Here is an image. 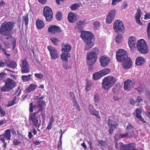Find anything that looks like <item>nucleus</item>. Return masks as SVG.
<instances>
[{"label": "nucleus", "instance_id": "nucleus-36", "mask_svg": "<svg viewBox=\"0 0 150 150\" xmlns=\"http://www.w3.org/2000/svg\"><path fill=\"white\" fill-rule=\"evenodd\" d=\"M17 97H14L13 99L11 101L9 102L7 105L8 107H11L16 104L17 102L16 101Z\"/></svg>", "mask_w": 150, "mask_h": 150}, {"label": "nucleus", "instance_id": "nucleus-53", "mask_svg": "<svg viewBox=\"0 0 150 150\" xmlns=\"http://www.w3.org/2000/svg\"><path fill=\"white\" fill-rule=\"evenodd\" d=\"M122 0H112V5H115L118 2L121 1Z\"/></svg>", "mask_w": 150, "mask_h": 150}, {"label": "nucleus", "instance_id": "nucleus-25", "mask_svg": "<svg viewBox=\"0 0 150 150\" xmlns=\"http://www.w3.org/2000/svg\"><path fill=\"white\" fill-rule=\"evenodd\" d=\"M62 51L64 52L68 53L71 50V46L69 44L63 43L62 45Z\"/></svg>", "mask_w": 150, "mask_h": 150}, {"label": "nucleus", "instance_id": "nucleus-1", "mask_svg": "<svg viewBox=\"0 0 150 150\" xmlns=\"http://www.w3.org/2000/svg\"><path fill=\"white\" fill-rule=\"evenodd\" d=\"M15 23L11 21L5 22L3 23L0 28V33L1 34L6 36V39H10L12 41L13 48L15 47L16 42L14 38H13L11 35V31L14 27Z\"/></svg>", "mask_w": 150, "mask_h": 150}, {"label": "nucleus", "instance_id": "nucleus-6", "mask_svg": "<svg viewBox=\"0 0 150 150\" xmlns=\"http://www.w3.org/2000/svg\"><path fill=\"white\" fill-rule=\"evenodd\" d=\"M136 46V48L141 53L145 54L148 52V47L146 42L143 39L138 40L137 42Z\"/></svg>", "mask_w": 150, "mask_h": 150}, {"label": "nucleus", "instance_id": "nucleus-13", "mask_svg": "<svg viewBox=\"0 0 150 150\" xmlns=\"http://www.w3.org/2000/svg\"><path fill=\"white\" fill-rule=\"evenodd\" d=\"M100 62L101 66L105 67L108 65L110 62V59L107 56H102L100 58Z\"/></svg>", "mask_w": 150, "mask_h": 150}, {"label": "nucleus", "instance_id": "nucleus-40", "mask_svg": "<svg viewBox=\"0 0 150 150\" xmlns=\"http://www.w3.org/2000/svg\"><path fill=\"white\" fill-rule=\"evenodd\" d=\"M7 66L10 67L15 68L16 66V63L12 61H10L8 63H7Z\"/></svg>", "mask_w": 150, "mask_h": 150}, {"label": "nucleus", "instance_id": "nucleus-30", "mask_svg": "<svg viewBox=\"0 0 150 150\" xmlns=\"http://www.w3.org/2000/svg\"><path fill=\"white\" fill-rule=\"evenodd\" d=\"M126 129V132H127L129 134H134L135 135L134 132L133 131L134 128L131 124H128L127 126Z\"/></svg>", "mask_w": 150, "mask_h": 150}, {"label": "nucleus", "instance_id": "nucleus-44", "mask_svg": "<svg viewBox=\"0 0 150 150\" xmlns=\"http://www.w3.org/2000/svg\"><path fill=\"white\" fill-rule=\"evenodd\" d=\"M0 51H3L4 54L8 56H10V54H7L6 52V49L5 48L3 47V46L1 43H0Z\"/></svg>", "mask_w": 150, "mask_h": 150}, {"label": "nucleus", "instance_id": "nucleus-55", "mask_svg": "<svg viewBox=\"0 0 150 150\" xmlns=\"http://www.w3.org/2000/svg\"><path fill=\"white\" fill-rule=\"evenodd\" d=\"M6 73L3 72L0 73V80L4 78L5 76H6Z\"/></svg>", "mask_w": 150, "mask_h": 150}, {"label": "nucleus", "instance_id": "nucleus-47", "mask_svg": "<svg viewBox=\"0 0 150 150\" xmlns=\"http://www.w3.org/2000/svg\"><path fill=\"white\" fill-rule=\"evenodd\" d=\"M94 28L95 29H98L99 27L101 26L100 23L98 21L94 22L93 23Z\"/></svg>", "mask_w": 150, "mask_h": 150}, {"label": "nucleus", "instance_id": "nucleus-35", "mask_svg": "<svg viewBox=\"0 0 150 150\" xmlns=\"http://www.w3.org/2000/svg\"><path fill=\"white\" fill-rule=\"evenodd\" d=\"M107 145V143L105 141H103V140H100L98 141V146L105 148Z\"/></svg>", "mask_w": 150, "mask_h": 150}, {"label": "nucleus", "instance_id": "nucleus-60", "mask_svg": "<svg viewBox=\"0 0 150 150\" xmlns=\"http://www.w3.org/2000/svg\"><path fill=\"white\" fill-rule=\"evenodd\" d=\"M113 99L115 101H118L120 99V98H119L118 96L116 95H114L113 97Z\"/></svg>", "mask_w": 150, "mask_h": 150}, {"label": "nucleus", "instance_id": "nucleus-42", "mask_svg": "<svg viewBox=\"0 0 150 150\" xmlns=\"http://www.w3.org/2000/svg\"><path fill=\"white\" fill-rule=\"evenodd\" d=\"M110 71L109 69H105L100 71L103 76L108 74Z\"/></svg>", "mask_w": 150, "mask_h": 150}, {"label": "nucleus", "instance_id": "nucleus-43", "mask_svg": "<svg viewBox=\"0 0 150 150\" xmlns=\"http://www.w3.org/2000/svg\"><path fill=\"white\" fill-rule=\"evenodd\" d=\"M23 23L24 22H25V24L26 26H27L28 24V15L27 14L25 16H23Z\"/></svg>", "mask_w": 150, "mask_h": 150}, {"label": "nucleus", "instance_id": "nucleus-51", "mask_svg": "<svg viewBox=\"0 0 150 150\" xmlns=\"http://www.w3.org/2000/svg\"><path fill=\"white\" fill-rule=\"evenodd\" d=\"M34 75L36 77L39 79H41L43 77V74L41 73H36Z\"/></svg>", "mask_w": 150, "mask_h": 150}, {"label": "nucleus", "instance_id": "nucleus-8", "mask_svg": "<svg viewBox=\"0 0 150 150\" xmlns=\"http://www.w3.org/2000/svg\"><path fill=\"white\" fill-rule=\"evenodd\" d=\"M128 44L131 51L132 52H135L136 50V45L137 44L135 38L133 36H130L128 39Z\"/></svg>", "mask_w": 150, "mask_h": 150}, {"label": "nucleus", "instance_id": "nucleus-5", "mask_svg": "<svg viewBox=\"0 0 150 150\" xmlns=\"http://www.w3.org/2000/svg\"><path fill=\"white\" fill-rule=\"evenodd\" d=\"M44 98L43 96H42L40 98H38V101L36 105L33 107V103H31L29 105V111L32 112L33 111V108L34 109H36L39 108L38 112L44 110L45 108L46 104L45 101L42 100Z\"/></svg>", "mask_w": 150, "mask_h": 150}, {"label": "nucleus", "instance_id": "nucleus-19", "mask_svg": "<svg viewBox=\"0 0 150 150\" xmlns=\"http://www.w3.org/2000/svg\"><path fill=\"white\" fill-rule=\"evenodd\" d=\"M108 125L110 128V133L112 134L113 130L117 126V123L114 121H113L111 119H109L108 121Z\"/></svg>", "mask_w": 150, "mask_h": 150}, {"label": "nucleus", "instance_id": "nucleus-31", "mask_svg": "<svg viewBox=\"0 0 150 150\" xmlns=\"http://www.w3.org/2000/svg\"><path fill=\"white\" fill-rule=\"evenodd\" d=\"M70 56V54L68 53L64 52H63L61 55V57L62 60L66 62H67L68 61V58Z\"/></svg>", "mask_w": 150, "mask_h": 150}, {"label": "nucleus", "instance_id": "nucleus-22", "mask_svg": "<svg viewBox=\"0 0 150 150\" xmlns=\"http://www.w3.org/2000/svg\"><path fill=\"white\" fill-rule=\"evenodd\" d=\"M88 111L91 114L94 115L98 118H100L98 112L96 111L92 105H90L88 107Z\"/></svg>", "mask_w": 150, "mask_h": 150}, {"label": "nucleus", "instance_id": "nucleus-37", "mask_svg": "<svg viewBox=\"0 0 150 150\" xmlns=\"http://www.w3.org/2000/svg\"><path fill=\"white\" fill-rule=\"evenodd\" d=\"M54 121V119L53 116H52L49 122V124L48 125L47 129H51V126Z\"/></svg>", "mask_w": 150, "mask_h": 150}, {"label": "nucleus", "instance_id": "nucleus-2", "mask_svg": "<svg viewBox=\"0 0 150 150\" xmlns=\"http://www.w3.org/2000/svg\"><path fill=\"white\" fill-rule=\"evenodd\" d=\"M127 55V53L123 49L117 50L116 54L117 60L119 62H124L123 67L126 69L130 68L132 65L131 60L128 57Z\"/></svg>", "mask_w": 150, "mask_h": 150}, {"label": "nucleus", "instance_id": "nucleus-33", "mask_svg": "<svg viewBox=\"0 0 150 150\" xmlns=\"http://www.w3.org/2000/svg\"><path fill=\"white\" fill-rule=\"evenodd\" d=\"M8 40H9V41H11V42H10L9 41H6L5 42H3V44L4 45V46L6 47L7 49L9 47H10V46H11L13 48V49H14L15 47L13 48V45L12 44V41H11V40L10 39H8Z\"/></svg>", "mask_w": 150, "mask_h": 150}, {"label": "nucleus", "instance_id": "nucleus-61", "mask_svg": "<svg viewBox=\"0 0 150 150\" xmlns=\"http://www.w3.org/2000/svg\"><path fill=\"white\" fill-rule=\"evenodd\" d=\"M136 102H138V103H140L142 101V98L140 96H138L136 100Z\"/></svg>", "mask_w": 150, "mask_h": 150}, {"label": "nucleus", "instance_id": "nucleus-12", "mask_svg": "<svg viewBox=\"0 0 150 150\" xmlns=\"http://www.w3.org/2000/svg\"><path fill=\"white\" fill-rule=\"evenodd\" d=\"M20 65L21 69V72L23 73H28L30 71L28 63L26 60L20 61Z\"/></svg>", "mask_w": 150, "mask_h": 150}, {"label": "nucleus", "instance_id": "nucleus-46", "mask_svg": "<svg viewBox=\"0 0 150 150\" xmlns=\"http://www.w3.org/2000/svg\"><path fill=\"white\" fill-rule=\"evenodd\" d=\"M85 24V23L84 21H79L77 23L78 27L79 29H81V27H83Z\"/></svg>", "mask_w": 150, "mask_h": 150}, {"label": "nucleus", "instance_id": "nucleus-10", "mask_svg": "<svg viewBox=\"0 0 150 150\" xmlns=\"http://www.w3.org/2000/svg\"><path fill=\"white\" fill-rule=\"evenodd\" d=\"M43 14L47 21L50 22L51 21L52 17V12L50 8L45 7L44 8Z\"/></svg>", "mask_w": 150, "mask_h": 150}, {"label": "nucleus", "instance_id": "nucleus-7", "mask_svg": "<svg viewBox=\"0 0 150 150\" xmlns=\"http://www.w3.org/2000/svg\"><path fill=\"white\" fill-rule=\"evenodd\" d=\"M39 112H35L33 114H30L29 117V121L33 125L38 128L40 126V122L38 121V114Z\"/></svg>", "mask_w": 150, "mask_h": 150}, {"label": "nucleus", "instance_id": "nucleus-32", "mask_svg": "<svg viewBox=\"0 0 150 150\" xmlns=\"http://www.w3.org/2000/svg\"><path fill=\"white\" fill-rule=\"evenodd\" d=\"M102 76V75L100 71L93 74V78L94 80H96L100 79Z\"/></svg>", "mask_w": 150, "mask_h": 150}, {"label": "nucleus", "instance_id": "nucleus-17", "mask_svg": "<svg viewBox=\"0 0 150 150\" xmlns=\"http://www.w3.org/2000/svg\"><path fill=\"white\" fill-rule=\"evenodd\" d=\"M78 16L73 12H70L68 14V19L70 23H73L76 21L78 18Z\"/></svg>", "mask_w": 150, "mask_h": 150}, {"label": "nucleus", "instance_id": "nucleus-59", "mask_svg": "<svg viewBox=\"0 0 150 150\" xmlns=\"http://www.w3.org/2000/svg\"><path fill=\"white\" fill-rule=\"evenodd\" d=\"M150 18V13H146L144 16V19L147 20L148 19Z\"/></svg>", "mask_w": 150, "mask_h": 150}, {"label": "nucleus", "instance_id": "nucleus-41", "mask_svg": "<svg viewBox=\"0 0 150 150\" xmlns=\"http://www.w3.org/2000/svg\"><path fill=\"white\" fill-rule=\"evenodd\" d=\"M31 76L30 74L28 76L23 75L22 76V79L24 82L28 81L30 79Z\"/></svg>", "mask_w": 150, "mask_h": 150}, {"label": "nucleus", "instance_id": "nucleus-20", "mask_svg": "<svg viewBox=\"0 0 150 150\" xmlns=\"http://www.w3.org/2000/svg\"><path fill=\"white\" fill-rule=\"evenodd\" d=\"M5 83L10 90L15 87L16 85L15 82L10 78L7 79Z\"/></svg>", "mask_w": 150, "mask_h": 150}, {"label": "nucleus", "instance_id": "nucleus-56", "mask_svg": "<svg viewBox=\"0 0 150 150\" xmlns=\"http://www.w3.org/2000/svg\"><path fill=\"white\" fill-rule=\"evenodd\" d=\"M41 111V112L40 114V115L42 117V119H45V111H43V110Z\"/></svg>", "mask_w": 150, "mask_h": 150}, {"label": "nucleus", "instance_id": "nucleus-45", "mask_svg": "<svg viewBox=\"0 0 150 150\" xmlns=\"http://www.w3.org/2000/svg\"><path fill=\"white\" fill-rule=\"evenodd\" d=\"M122 35L121 34L117 35L115 38V41L117 43H119L122 39Z\"/></svg>", "mask_w": 150, "mask_h": 150}, {"label": "nucleus", "instance_id": "nucleus-14", "mask_svg": "<svg viewBox=\"0 0 150 150\" xmlns=\"http://www.w3.org/2000/svg\"><path fill=\"white\" fill-rule=\"evenodd\" d=\"M47 48L49 50L51 57L52 59H55L58 57L57 50L54 47L49 45L47 46Z\"/></svg>", "mask_w": 150, "mask_h": 150}, {"label": "nucleus", "instance_id": "nucleus-28", "mask_svg": "<svg viewBox=\"0 0 150 150\" xmlns=\"http://www.w3.org/2000/svg\"><path fill=\"white\" fill-rule=\"evenodd\" d=\"M136 116L138 119L143 123L146 122V121H144V119L142 117V110L140 109H137L136 110Z\"/></svg>", "mask_w": 150, "mask_h": 150}, {"label": "nucleus", "instance_id": "nucleus-18", "mask_svg": "<svg viewBox=\"0 0 150 150\" xmlns=\"http://www.w3.org/2000/svg\"><path fill=\"white\" fill-rule=\"evenodd\" d=\"M3 137L0 138V140L3 143H5V141L6 140H9L11 138L10 130L9 129H7L5 131L4 134L3 135Z\"/></svg>", "mask_w": 150, "mask_h": 150}, {"label": "nucleus", "instance_id": "nucleus-62", "mask_svg": "<svg viewBox=\"0 0 150 150\" xmlns=\"http://www.w3.org/2000/svg\"><path fill=\"white\" fill-rule=\"evenodd\" d=\"M127 4L126 2H125L123 4L122 6V9H125L127 6Z\"/></svg>", "mask_w": 150, "mask_h": 150}, {"label": "nucleus", "instance_id": "nucleus-16", "mask_svg": "<svg viewBox=\"0 0 150 150\" xmlns=\"http://www.w3.org/2000/svg\"><path fill=\"white\" fill-rule=\"evenodd\" d=\"M134 83L129 79H127L124 83V88L125 90L129 91L134 86Z\"/></svg>", "mask_w": 150, "mask_h": 150}, {"label": "nucleus", "instance_id": "nucleus-26", "mask_svg": "<svg viewBox=\"0 0 150 150\" xmlns=\"http://www.w3.org/2000/svg\"><path fill=\"white\" fill-rule=\"evenodd\" d=\"M37 87V85L32 83L26 88L25 90L26 92L29 93L34 91L36 88Z\"/></svg>", "mask_w": 150, "mask_h": 150}, {"label": "nucleus", "instance_id": "nucleus-49", "mask_svg": "<svg viewBox=\"0 0 150 150\" xmlns=\"http://www.w3.org/2000/svg\"><path fill=\"white\" fill-rule=\"evenodd\" d=\"M1 90L2 92H6L7 91L10 90L8 87L6 85V83L5 85L1 88Z\"/></svg>", "mask_w": 150, "mask_h": 150}, {"label": "nucleus", "instance_id": "nucleus-9", "mask_svg": "<svg viewBox=\"0 0 150 150\" xmlns=\"http://www.w3.org/2000/svg\"><path fill=\"white\" fill-rule=\"evenodd\" d=\"M113 28L116 32H122L124 29V27L122 22L119 20L115 21L114 23Z\"/></svg>", "mask_w": 150, "mask_h": 150}, {"label": "nucleus", "instance_id": "nucleus-50", "mask_svg": "<svg viewBox=\"0 0 150 150\" xmlns=\"http://www.w3.org/2000/svg\"><path fill=\"white\" fill-rule=\"evenodd\" d=\"M147 33L148 38L150 39V22L149 23L147 26Z\"/></svg>", "mask_w": 150, "mask_h": 150}, {"label": "nucleus", "instance_id": "nucleus-54", "mask_svg": "<svg viewBox=\"0 0 150 150\" xmlns=\"http://www.w3.org/2000/svg\"><path fill=\"white\" fill-rule=\"evenodd\" d=\"M20 143L19 140L17 139H14L13 141V144L14 145H19Z\"/></svg>", "mask_w": 150, "mask_h": 150}, {"label": "nucleus", "instance_id": "nucleus-24", "mask_svg": "<svg viewBox=\"0 0 150 150\" xmlns=\"http://www.w3.org/2000/svg\"><path fill=\"white\" fill-rule=\"evenodd\" d=\"M142 13L140 9H137V12L135 16V19L137 22L139 24L142 25V23L140 21V18L141 17Z\"/></svg>", "mask_w": 150, "mask_h": 150}, {"label": "nucleus", "instance_id": "nucleus-39", "mask_svg": "<svg viewBox=\"0 0 150 150\" xmlns=\"http://www.w3.org/2000/svg\"><path fill=\"white\" fill-rule=\"evenodd\" d=\"M50 40L54 45H58V43L59 42V41L57 38L52 37L50 38Z\"/></svg>", "mask_w": 150, "mask_h": 150}, {"label": "nucleus", "instance_id": "nucleus-27", "mask_svg": "<svg viewBox=\"0 0 150 150\" xmlns=\"http://www.w3.org/2000/svg\"><path fill=\"white\" fill-rule=\"evenodd\" d=\"M36 24L37 27L39 29H42L45 25L44 22L42 21L39 19L36 20Z\"/></svg>", "mask_w": 150, "mask_h": 150}, {"label": "nucleus", "instance_id": "nucleus-23", "mask_svg": "<svg viewBox=\"0 0 150 150\" xmlns=\"http://www.w3.org/2000/svg\"><path fill=\"white\" fill-rule=\"evenodd\" d=\"M118 137L119 139L122 138L124 137L129 138L130 137H135L134 134H129L128 132L125 134H118L115 136V137Z\"/></svg>", "mask_w": 150, "mask_h": 150}, {"label": "nucleus", "instance_id": "nucleus-11", "mask_svg": "<svg viewBox=\"0 0 150 150\" xmlns=\"http://www.w3.org/2000/svg\"><path fill=\"white\" fill-rule=\"evenodd\" d=\"M97 58V56L89 52L88 53L86 56V62L87 64L90 66H92L95 63Z\"/></svg>", "mask_w": 150, "mask_h": 150}, {"label": "nucleus", "instance_id": "nucleus-29", "mask_svg": "<svg viewBox=\"0 0 150 150\" xmlns=\"http://www.w3.org/2000/svg\"><path fill=\"white\" fill-rule=\"evenodd\" d=\"M145 59L144 58L139 57L137 58L136 60V64L137 65H141L144 64Z\"/></svg>", "mask_w": 150, "mask_h": 150}, {"label": "nucleus", "instance_id": "nucleus-63", "mask_svg": "<svg viewBox=\"0 0 150 150\" xmlns=\"http://www.w3.org/2000/svg\"><path fill=\"white\" fill-rule=\"evenodd\" d=\"M94 98L95 102L98 101L99 99L98 95H95L94 96Z\"/></svg>", "mask_w": 150, "mask_h": 150}, {"label": "nucleus", "instance_id": "nucleus-4", "mask_svg": "<svg viewBox=\"0 0 150 150\" xmlns=\"http://www.w3.org/2000/svg\"><path fill=\"white\" fill-rule=\"evenodd\" d=\"M116 82V79L112 76H107L105 77L102 82L103 88L108 90L114 85Z\"/></svg>", "mask_w": 150, "mask_h": 150}, {"label": "nucleus", "instance_id": "nucleus-48", "mask_svg": "<svg viewBox=\"0 0 150 150\" xmlns=\"http://www.w3.org/2000/svg\"><path fill=\"white\" fill-rule=\"evenodd\" d=\"M56 17L58 21H60L62 18V13L61 12H58L56 14Z\"/></svg>", "mask_w": 150, "mask_h": 150}, {"label": "nucleus", "instance_id": "nucleus-57", "mask_svg": "<svg viewBox=\"0 0 150 150\" xmlns=\"http://www.w3.org/2000/svg\"><path fill=\"white\" fill-rule=\"evenodd\" d=\"M137 91L139 93H142L144 91V89L142 86H140L137 89Z\"/></svg>", "mask_w": 150, "mask_h": 150}, {"label": "nucleus", "instance_id": "nucleus-15", "mask_svg": "<svg viewBox=\"0 0 150 150\" xmlns=\"http://www.w3.org/2000/svg\"><path fill=\"white\" fill-rule=\"evenodd\" d=\"M116 12L115 10H112L107 15L106 18V22L108 23H110L114 20Z\"/></svg>", "mask_w": 150, "mask_h": 150}, {"label": "nucleus", "instance_id": "nucleus-21", "mask_svg": "<svg viewBox=\"0 0 150 150\" xmlns=\"http://www.w3.org/2000/svg\"><path fill=\"white\" fill-rule=\"evenodd\" d=\"M48 31L53 33H59L61 31V29L59 26L52 25L50 26L48 29Z\"/></svg>", "mask_w": 150, "mask_h": 150}, {"label": "nucleus", "instance_id": "nucleus-38", "mask_svg": "<svg viewBox=\"0 0 150 150\" xmlns=\"http://www.w3.org/2000/svg\"><path fill=\"white\" fill-rule=\"evenodd\" d=\"M90 52L97 56V54L99 53V51L98 48L94 47L91 50Z\"/></svg>", "mask_w": 150, "mask_h": 150}, {"label": "nucleus", "instance_id": "nucleus-3", "mask_svg": "<svg viewBox=\"0 0 150 150\" xmlns=\"http://www.w3.org/2000/svg\"><path fill=\"white\" fill-rule=\"evenodd\" d=\"M80 37L85 42L84 49L88 51L94 45V36L92 33L89 31H82Z\"/></svg>", "mask_w": 150, "mask_h": 150}, {"label": "nucleus", "instance_id": "nucleus-52", "mask_svg": "<svg viewBox=\"0 0 150 150\" xmlns=\"http://www.w3.org/2000/svg\"><path fill=\"white\" fill-rule=\"evenodd\" d=\"M86 91H88L91 88L90 86L91 85V83L89 82H87L86 84Z\"/></svg>", "mask_w": 150, "mask_h": 150}, {"label": "nucleus", "instance_id": "nucleus-58", "mask_svg": "<svg viewBox=\"0 0 150 150\" xmlns=\"http://www.w3.org/2000/svg\"><path fill=\"white\" fill-rule=\"evenodd\" d=\"M62 145V143L61 141H59V142H58L57 145V148L58 149H60L61 148Z\"/></svg>", "mask_w": 150, "mask_h": 150}, {"label": "nucleus", "instance_id": "nucleus-64", "mask_svg": "<svg viewBox=\"0 0 150 150\" xmlns=\"http://www.w3.org/2000/svg\"><path fill=\"white\" fill-rule=\"evenodd\" d=\"M5 65V64L2 61H0V66L3 67Z\"/></svg>", "mask_w": 150, "mask_h": 150}, {"label": "nucleus", "instance_id": "nucleus-34", "mask_svg": "<svg viewBox=\"0 0 150 150\" xmlns=\"http://www.w3.org/2000/svg\"><path fill=\"white\" fill-rule=\"evenodd\" d=\"M81 4L80 3H76L71 5L70 8L72 10H78L80 7Z\"/></svg>", "mask_w": 150, "mask_h": 150}]
</instances>
